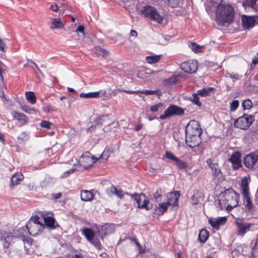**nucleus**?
Masks as SVG:
<instances>
[{"label":"nucleus","instance_id":"7c9ffc66","mask_svg":"<svg viewBox=\"0 0 258 258\" xmlns=\"http://www.w3.org/2000/svg\"><path fill=\"white\" fill-rule=\"evenodd\" d=\"M100 91L89 92L87 93H82L80 94V96L81 98H97L100 96Z\"/></svg>","mask_w":258,"mask_h":258},{"label":"nucleus","instance_id":"1a4fd4ad","mask_svg":"<svg viewBox=\"0 0 258 258\" xmlns=\"http://www.w3.org/2000/svg\"><path fill=\"white\" fill-rule=\"evenodd\" d=\"M181 69L186 73L192 74L198 69L197 62L194 60H189L181 64Z\"/></svg>","mask_w":258,"mask_h":258},{"label":"nucleus","instance_id":"cd10ccee","mask_svg":"<svg viewBox=\"0 0 258 258\" xmlns=\"http://www.w3.org/2000/svg\"><path fill=\"white\" fill-rule=\"evenodd\" d=\"M241 189L242 194L246 195L249 193L248 180L246 177H243L241 180Z\"/></svg>","mask_w":258,"mask_h":258},{"label":"nucleus","instance_id":"39448f33","mask_svg":"<svg viewBox=\"0 0 258 258\" xmlns=\"http://www.w3.org/2000/svg\"><path fill=\"white\" fill-rule=\"evenodd\" d=\"M184 113V111L182 108L175 105H170L165 110L164 113L161 114L159 118L164 120L175 115L181 116L183 115Z\"/></svg>","mask_w":258,"mask_h":258},{"label":"nucleus","instance_id":"0eeeda50","mask_svg":"<svg viewBox=\"0 0 258 258\" xmlns=\"http://www.w3.org/2000/svg\"><path fill=\"white\" fill-rule=\"evenodd\" d=\"M223 196L227 202L228 207L233 208L237 205L238 195L232 188L226 189Z\"/></svg>","mask_w":258,"mask_h":258},{"label":"nucleus","instance_id":"f3484780","mask_svg":"<svg viewBox=\"0 0 258 258\" xmlns=\"http://www.w3.org/2000/svg\"><path fill=\"white\" fill-rule=\"evenodd\" d=\"M180 194L179 191H174L169 194L168 196V201L171 203V206L174 207L178 206V200L180 197Z\"/></svg>","mask_w":258,"mask_h":258},{"label":"nucleus","instance_id":"37998d69","mask_svg":"<svg viewBox=\"0 0 258 258\" xmlns=\"http://www.w3.org/2000/svg\"><path fill=\"white\" fill-rule=\"evenodd\" d=\"M175 164L180 170L186 169L187 167V164L185 162L180 160L179 158L175 162Z\"/></svg>","mask_w":258,"mask_h":258},{"label":"nucleus","instance_id":"864d4df0","mask_svg":"<svg viewBox=\"0 0 258 258\" xmlns=\"http://www.w3.org/2000/svg\"><path fill=\"white\" fill-rule=\"evenodd\" d=\"M51 124V123L49 121L47 120H42L40 122V126L42 127L45 128L47 129L50 128Z\"/></svg>","mask_w":258,"mask_h":258},{"label":"nucleus","instance_id":"c85d7f7f","mask_svg":"<svg viewBox=\"0 0 258 258\" xmlns=\"http://www.w3.org/2000/svg\"><path fill=\"white\" fill-rule=\"evenodd\" d=\"M83 233L89 241H92L93 239L94 238L95 234L94 231L91 228H84Z\"/></svg>","mask_w":258,"mask_h":258},{"label":"nucleus","instance_id":"a211bd4d","mask_svg":"<svg viewBox=\"0 0 258 258\" xmlns=\"http://www.w3.org/2000/svg\"><path fill=\"white\" fill-rule=\"evenodd\" d=\"M226 221L225 217H219L217 219H209V222L211 226L215 229L218 230L221 225H224Z\"/></svg>","mask_w":258,"mask_h":258},{"label":"nucleus","instance_id":"9b49d317","mask_svg":"<svg viewBox=\"0 0 258 258\" xmlns=\"http://www.w3.org/2000/svg\"><path fill=\"white\" fill-rule=\"evenodd\" d=\"M241 154L239 152H236L232 154L229 161L232 164L233 169H237L241 166Z\"/></svg>","mask_w":258,"mask_h":258},{"label":"nucleus","instance_id":"e433bc0d","mask_svg":"<svg viewBox=\"0 0 258 258\" xmlns=\"http://www.w3.org/2000/svg\"><path fill=\"white\" fill-rule=\"evenodd\" d=\"M161 55L148 56L146 57V61L148 63L152 64L157 62L161 58Z\"/></svg>","mask_w":258,"mask_h":258},{"label":"nucleus","instance_id":"5fc2aeb1","mask_svg":"<svg viewBox=\"0 0 258 258\" xmlns=\"http://www.w3.org/2000/svg\"><path fill=\"white\" fill-rule=\"evenodd\" d=\"M8 69L7 66L1 62V81L2 82L4 81V77L2 74L7 72Z\"/></svg>","mask_w":258,"mask_h":258},{"label":"nucleus","instance_id":"3c124183","mask_svg":"<svg viewBox=\"0 0 258 258\" xmlns=\"http://www.w3.org/2000/svg\"><path fill=\"white\" fill-rule=\"evenodd\" d=\"M167 5L171 8H175L178 5V0H166Z\"/></svg>","mask_w":258,"mask_h":258},{"label":"nucleus","instance_id":"8fccbe9b","mask_svg":"<svg viewBox=\"0 0 258 258\" xmlns=\"http://www.w3.org/2000/svg\"><path fill=\"white\" fill-rule=\"evenodd\" d=\"M190 47L191 49L195 52H199L201 51V46L196 43H191Z\"/></svg>","mask_w":258,"mask_h":258},{"label":"nucleus","instance_id":"69168bd1","mask_svg":"<svg viewBox=\"0 0 258 258\" xmlns=\"http://www.w3.org/2000/svg\"><path fill=\"white\" fill-rule=\"evenodd\" d=\"M136 245L138 247L140 253H143L144 252L145 250L143 248L142 245L137 241H136Z\"/></svg>","mask_w":258,"mask_h":258},{"label":"nucleus","instance_id":"aec40b11","mask_svg":"<svg viewBox=\"0 0 258 258\" xmlns=\"http://www.w3.org/2000/svg\"><path fill=\"white\" fill-rule=\"evenodd\" d=\"M242 195L243 199V205L245 206V208L247 210L251 211L253 209V205L249 196V193L246 195Z\"/></svg>","mask_w":258,"mask_h":258},{"label":"nucleus","instance_id":"603ef678","mask_svg":"<svg viewBox=\"0 0 258 258\" xmlns=\"http://www.w3.org/2000/svg\"><path fill=\"white\" fill-rule=\"evenodd\" d=\"M90 242H91L97 249H100L102 248L101 244L97 239H95L94 238L92 241Z\"/></svg>","mask_w":258,"mask_h":258},{"label":"nucleus","instance_id":"b1692460","mask_svg":"<svg viewBox=\"0 0 258 258\" xmlns=\"http://www.w3.org/2000/svg\"><path fill=\"white\" fill-rule=\"evenodd\" d=\"M81 199L83 201H90L93 199L94 195L89 190H82L80 194Z\"/></svg>","mask_w":258,"mask_h":258},{"label":"nucleus","instance_id":"4d7b16f0","mask_svg":"<svg viewBox=\"0 0 258 258\" xmlns=\"http://www.w3.org/2000/svg\"><path fill=\"white\" fill-rule=\"evenodd\" d=\"M78 32L82 33L83 35H85V27L83 25H80L78 26L77 30L73 31V32L75 33H77Z\"/></svg>","mask_w":258,"mask_h":258},{"label":"nucleus","instance_id":"473e14b6","mask_svg":"<svg viewBox=\"0 0 258 258\" xmlns=\"http://www.w3.org/2000/svg\"><path fill=\"white\" fill-rule=\"evenodd\" d=\"M93 51L96 54L98 55H101L103 57L107 56L109 54V52L107 50L103 49L102 48L98 46H96L94 47Z\"/></svg>","mask_w":258,"mask_h":258},{"label":"nucleus","instance_id":"7ed1b4c3","mask_svg":"<svg viewBox=\"0 0 258 258\" xmlns=\"http://www.w3.org/2000/svg\"><path fill=\"white\" fill-rule=\"evenodd\" d=\"M125 194L130 196L131 200L133 199L138 204V207L139 209H145L146 210L149 211L153 208V205L150 204L149 199L144 193L142 192L140 194H138L135 192L130 194L126 192Z\"/></svg>","mask_w":258,"mask_h":258},{"label":"nucleus","instance_id":"4c0bfd02","mask_svg":"<svg viewBox=\"0 0 258 258\" xmlns=\"http://www.w3.org/2000/svg\"><path fill=\"white\" fill-rule=\"evenodd\" d=\"M2 236L4 237V242H3V245H4V248H8L10 244V242L14 239V237L12 235H7L6 236L3 235Z\"/></svg>","mask_w":258,"mask_h":258},{"label":"nucleus","instance_id":"f03ea898","mask_svg":"<svg viewBox=\"0 0 258 258\" xmlns=\"http://www.w3.org/2000/svg\"><path fill=\"white\" fill-rule=\"evenodd\" d=\"M140 12L146 18L149 19L152 21L156 22L160 24L163 23L164 17L159 14L156 8L154 7L146 5L142 8Z\"/></svg>","mask_w":258,"mask_h":258},{"label":"nucleus","instance_id":"5701e85b","mask_svg":"<svg viewBox=\"0 0 258 258\" xmlns=\"http://www.w3.org/2000/svg\"><path fill=\"white\" fill-rule=\"evenodd\" d=\"M12 115L14 118L19 121L21 124L25 123L27 122V117L23 113L13 111L12 112Z\"/></svg>","mask_w":258,"mask_h":258},{"label":"nucleus","instance_id":"f704fd0d","mask_svg":"<svg viewBox=\"0 0 258 258\" xmlns=\"http://www.w3.org/2000/svg\"><path fill=\"white\" fill-rule=\"evenodd\" d=\"M1 99L2 101L7 107H9L13 105L12 100L6 96L4 92V91H3V92L2 93Z\"/></svg>","mask_w":258,"mask_h":258},{"label":"nucleus","instance_id":"c9c22d12","mask_svg":"<svg viewBox=\"0 0 258 258\" xmlns=\"http://www.w3.org/2000/svg\"><path fill=\"white\" fill-rule=\"evenodd\" d=\"M25 96L27 101L31 104H34L36 103V97L33 92H26Z\"/></svg>","mask_w":258,"mask_h":258},{"label":"nucleus","instance_id":"e2e57ef3","mask_svg":"<svg viewBox=\"0 0 258 258\" xmlns=\"http://www.w3.org/2000/svg\"><path fill=\"white\" fill-rule=\"evenodd\" d=\"M39 217L36 216L34 217H32L30 219L31 221L33 222L34 224H40L39 221Z\"/></svg>","mask_w":258,"mask_h":258},{"label":"nucleus","instance_id":"dca6fc26","mask_svg":"<svg viewBox=\"0 0 258 258\" xmlns=\"http://www.w3.org/2000/svg\"><path fill=\"white\" fill-rule=\"evenodd\" d=\"M106 192L109 196L115 195L117 197V198L120 199H122L124 195H126L125 192L123 194L122 190L118 189L115 186L112 184L110 187L106 188Z\"/></svg>","mask_w":258,"mask_h":258},{"label":"nucleus","instance_id":"13d9d810","mask_svg":"<svg viewBox=\"0 0 258 258\" xmlns=\"http://www.w3.org/2000/svg\"><path fill=\"white\" fill-rule=\"evenodd\" d=\"M75 171V169L71 168V169L64 172L63 174L60 176L61 177L64 178L67 177L69 174L72 173Z\"/></svg>","mask_w":258,"mask_h":258},{"label":"nucleus","instance_id":"f8f14e48","mask_svg":"<svg viewBox=\"0 0 258 258\" xmlns=\"http://www.w3.org/2000/svg\"><path fill=\"white\" fill-rule=\"evenodd\" d=\"M237 225V231L239 235L243 236L245 233L250 230L252 226L254 225L253 224L246 223H236Z\"/></svg>","mask_w":258,"mask_h":258},{"label":"nucleus","instance_id":"de8ad7c7","mask_svg":"<svg viewBox=\"0 0 258 258\" xmlns=\"http://www.w3.org/2000/svg\"><path fill=\"white\" fill-rule=\"evenodd\" d=\"M22 109L29 114L36 113V111L33 108H31L28 106L24 105L21 106Z\"/></svg>","mask_w":258,"mask_h":258},{"label":"nucleus","instance_id":"9d476101","mask_svg":"<svg viewBox=\"0 0 258 258\" xmlns=\"http://www.w3.org/2000/svg\"><path fill=\"white\" fill-rule=\"evenodd\" d=\"M258 161V155L255 153H250L244 158V164L249 169L254 168V166Z\"/></svg>","mask_w":258,"mask_h":258},{"label":"nucleus","instance_id":"a19ab883","mask_svg":"<svg viewBox=\"0 0 258 258\" xmlns=\"http://www.w3.org/2000/svg\"><path fill=\"white\" fill-rule=\"evenodd\" d=\"M199 95L197 93H194L192 95L191 97L190 98V100L192 102V103L200 107L202 105V103L200 101V98L198 97Z\"/></svg>","mask_w":258,"mask_h":258},{"label":"nucleus","instance_id":"58836bf2","mask_svg":"<svg viewBox=\"0 0 258 258\" xmlns=\"http://www.w3.org/2000/svg\"><path fill=\"white\" fill-rule=\"evenodd\" d=\"M163 104L162 103H158L150 107V110L152 112H157L158 111H162L163 109Z\"/></svg>","mask_w":258,"mask_h":258},{"label":"nucleus","instance_id":"0e129e2a","mask_svg":"<svg viewBox=\"0 0 258 258\" xmlns=\"http://www.w3.org/2000/svg\"><path fill=\"white\" fill-rule=\"evenodd\" d=\"M241 76H240L238 73H231V78L232 79H234L235 80H238L240 79Z\"/></svg>","mask_w":258,"mask_h":258},{"label":"nucleus","instance_id":"c03bdc74","mask_svg":"<svg viewBox=\"0 0 258 258\" xmlns=\"http://www.w3.org/2000/svg\"><path fill=\"white\" fill-rule=\"evenodd\" d=\"M164 156L165 157H166V158L172 160L175 162L178 159V158L174 154H173L172 152L169 151H166Z\"/></svg>","mask_w":258,"mask_h":258},{"label":"nucleus","instance_id":"680f3d73","mask_svg":"<svg viewBox=\"0 0 258 258\" xmlns=\"http://www.w3.org/2000/svg\"><path fill=\"white\" fill-rule=\"evenodd\" d=\"M212 8L214 7L217 5L222 4L223 0H210Z\"/></svg>","mask_w":258,"mask_h":258},{"label":"nucleus","instance_id":"72a5a7b5","mask_svg":"<svg viewBox=\"0 0 258 258\" xmlns=\"http://www.w3.org/2000/svg\"><path fill=\"white\" fill-rule=\"evenodd\" d=\"M44 221L45 224V225L50 228H54L55 227V219L51 217V216H47L44 218Z\"/></svg>","mask_w":258,"mask_h":258},{"label":"nucleus","instance_id":"c756f323","mask_svg":"<svg viewBox=\"0 0 258 258\" xmlns=\"http://www.w3.org/2000/svg\"><path fill=\"white\" fill-rule=\"evenodd\" d=\"M209 236V232L205 229H202L199 234V239L202 243H205Z\"/></svg>","mask_w":258,"mask_h":258},{"label":"nucleus","instance_id":"4be33fe9","mask_svg":"<svg viewBox=\"0 0 258 258\" xmlns=\"http://www.w3.org/2000/svg\"><path fill=\"white\" fill-rule=\"evenodd\" d=\"M113 151L110 148H105L104 151L102 153L101 155L99 158H95L94 156L92 157V159L93 160H95L93 161L94 163L96 162L97 161L99 160L100 159H102L104 160H107L109 158L110 153H112Z\"/></svg>","mask_w":258,"mask_h":258},{"label":"nucleus","instance_id":"423d86ee","mask_svg":"<svg viewBox=\"0 0 258 258\" xmlns=\"http://www.w3.org/2000/svg\"><path fill=\"white\" fill-rule=\"evenodd\" d=\"M202 129L199 123L195 120L189 122L185 127V136H198L201 137Z\"/></svg>","mask_w":258,"mask_h":258},{"label":"nucleus","instance_id":"2f4dec72","mask_svg":"<svg viewBox=\"0 0 258 258\" xmlns=\"http://www.w3.org/2000/svg\"><path fill=\"white\" fill-rule=\"evenodd\" d=\"M51 24L52 26H50L51 29H60L63 26V24L61 21L60 18L53 19Z\"/></svg>","mask_w":258,"mask_h":258},{"label":"nucleus","instance_id":"052dcab7","mask_svg":"<svg viewBox=\"0 0 258 258\" xmlns=\"http://www.w3.org/2000/svg\"><path fill=\"white\" fill-rule=\"evenodd\" d=\"M206 162L210 169L217 164V163H213L212 160L210 158L207 159Z\"/></svg>","mask_w":258,"mask_h":258},{"label":"nucleus","instance_id":"bf43d9fd","mask_svg":"<svg viewBox=\"0 0 258 258\" xmlns=\"http://www.w3.org/2000/svg\"><path fill=\"white\" fill-rule=\"evenodd\" d=\"M7 45L6 43L5 42V39L3 40H1V51L6 52L7 51Z\"/></svg>","mask_w":258,"mask_h":258},{"label":"nucleus","instance_id":"ea45409f","mask_svg":"<svg viewBox=\"0 0 258 258\" xmlns=\"http://www.w3.org/2000/svg\"><path fill=\"white\" fill-rule=\"evenodd\" d=\"M176 77L175 76H172L170 78L165 79L163 81V84L164 86H170L176 83Z\"/></svg>","mask_w":258,"mask_h":258},{"label":"nucleus","instance_id":"bb28decb","mask_svg":"<svg viewBox=\"0 0 258 258\" xmlns=\"http://www.w3.org/2000/svg\"><path fill=\"white\" fill-rule=\"evenodd\" d=\"M214 87L204 88L197 91L198 94L202 97H207L209 96L213 91L215 90Z\"/></svg>","mask_w":258,"mask_h":258},{"label":"nucleus","instance_id":"20e7f679","mask_svg":"<svg viewBox=\"0 0 258 258\" xmlns=\"http://www.w3.org/2000/svg\"><path fill=\"white\" fill-rule=\"evenodd\" d=\"M254 121V116L252 115L244 114L235 120L234 125L237 128L242 130L247 129Z\"/></svg>","mask_w":258,"mask_h":258},{"label":"nucleus","instance_id":"2eb2a0df","mask_svg":"<svg viewBox=\"0 0 258 258\" xmlns=\"http://www.w3.org/2000/svg\"><path fill=\"white\" fill-rule=\"evenodd\" d=\"M242 27L244 29H249L254 25L255 20L253 17L243 15L241 18Z\"/></svg>","mask_w":258,"mask_h":258},{"label":"nucleus","instance_id":"f257e3e1","mask_svg":"<svg viewBox=\"0 0 258 258\" xmlns=\"http://www.w3.org/2000/svg\"><path fill=\"white\" fill-rule=\"evenodd\" d=\"M216 9L215 20L219 25L228 26L233 21L234 8L229 4H219L214 7Z\"/></svg>","mask_w":258,"mask_h":258},{"label":"nucleus","instance_id":"6e6552de","mask_svg":"<svg viewBox=\"0 0 258 258\" xmlns=\"http://www.w3.org/2000/svg\"><path fill=\"white\" fill-rule=\"evenodd\" d=\"M212 179L216 185H219L225 179V176L221 171L219 164L217 163L211 169Z\"/></svg>","mask_w":258,"mask_h":258},{"label":"nucleus","instance_id":"393cba45","mask_svg":"<svg viewBox=\"0 0 258 258\" xmlns=\"http://www.w3.org/2000/svg\"><path fill=\"white\" fill-rule=\"evenodd\" d=\"M171 204L170 202L159 204L158 206H156L155 210L160 212L159 215H163L167 211L169 206L171 205Z\"/></svg>","mask_w":258,"mask_h":258},{"label":"nucleus","instance_id":"6ab92c4d","mask_svg":"<svg viewBox=\"0 0 258 258\" xmlns=\"http://www.w3.org/2000/svg\"><path fill=\"white\" fill-rule=\"evenodd\" d=\"M111 122L109 115L108 114L100 116L95 120L96 123L99 125H110L111 124Z\"/></svg>","mask_w":258,"mask_h":258},{"label":"nucleus","instance_id":"a878e982","mask_svg":"<svg viewBox=\"0 0 258 258\" xmlns=\"http://www.w3.org/2000/svg\"><path fill=\"white\" fill-rule=\"evenodd\" d=\"M80 162L82 166L85 168H87L88 167H90L93 163L91 161V159L88 156H85L82 155L80 158Z\"/></svg>","mask_w":258,"mask_h":258},{"label":"nucleus","instance_id":"ddd939ff","mask_svg":"<svg viewBox=\"0 0 258 258\" xmlns=\"http://www.w3.org/2000/svg\"><path fill=\"white\" fill-rule=\"evenodd\" d=\"M114 230V225L106 224L98 230V233L101 236V238L103 239L104 237L113 233Z\"/></svg>","mask_w":258,"mask_h":258},{"label":"nucleus","instance_id":"412c9836","mask_svg":"<svg viewBox=\"0 0 258 258\" xmlns=\"http://www.w3.org/2000/svg\"><path fill=\"white\" fill-rule=\"evenodd\" d=\"M24 179V176L22 174H14L11 178V183L10 186L13 188L14 186L18 185L20 181Z\"/></svg>","mask_w":258,"mask_h":258},{"label":"nucleus","instance_id":"09e8293b","mask_svg":"<svg viewBox=\"0 0 258 258\" xmlns=\"http://www.w3.org/2000/svg\"><path fill=\"white\" fill-rule=\"evenodd\" d=\"M239 106V101L237 100H233L230 103V111H235Z\"/></svg>","mask_w":258,"mask_h":258},{"label":"nucleus","instance_id":"6e6d98bb","mask_svg":"<svg viewBox=\"0 0 258 258\" xmlns=\"http://www.w3.org/2000/svg\"><path fill=\"white\" fill-rule=\"evenodd\" d=\"M190 203L192 205H196L199 203L198 197L195 194L190 198Z\"/></svg>","mask_w":258,"mask_h":258},{"label":"nucleus","instance_id":"a18cd8bd","mask_svg":"<svg viewBox=\"0 0 258 258\" xmlns=\"http://www.w3.org/2000/svg\"><path fill=\"white\" fill-rule=\"evenodd\" d=\"M242 106L243 109H250L252 106V103L249 99L244 100L242 103Z\"/></svg>","mask_w":258,"mask_h":258},{"label":"nucleus","instance_id":"49530a36","mask_svg":"<svg viewBox=\"0 0 258 258\" xmlns=\"http://www.w3.org/2000/svg\"><path fill=\"white\" fill-rule=\"evenodd\" d=\"M252 254L254 258H258V238L252 248Z\"/></svg>","mask_w":258,"mask_h":258},{"label":"nucleus","instance_id":"774afa93","mask_svg":"<svg viewBox=\"0 0 258 258\" xmlns=\"http://www.w3.org/2000/svg\"><path fill=\"white\" fill-rule=\"evenodd\" d=\"M42 110L44 112H45L46 113H48L51 110V106H44L42 108Z\"/></svg>","mask_w":258,"mask_h":258},{"label":"nucleus","instance_id":"338daca9","mask_svg":"<svg viewBox=\"0 0 258 258\" xmlns=\"http://www.w3.org/2000/svg\"><path fill=\"white\" fill-rule=\"evenodd\" d=\"M50 9L51 11L57 12L58 10V7L56 4L52 5L50 6Z\"/></svg>","mask_w":258,"mask_h":258},{"label":"nucleus","instance_id":"4468645a","mask_svg":"<svg viewBox=\"0 0 258 258\" xmlns=\"http://www.w3.org/2000/svg\"><path fill=\"white\" fill-rule=\"evenodd\" d=\"M185 142L190 148L198 147L201 143V137L185 136Z\"/></svg>","mask_w":258,"mask_h":258},{"label":"nucleus","instance_id":"79ce46f5","mask_svg":"<svg viewBox=\"0 0 258 258\" xmlns=\"http://www.w3.org/2000/svg\"><path fill=\"white\" fill-rule=\"evenodd\" d=\"M162 197L161 190L159 189L154 193L153 198H151V200H153L155 202L158 203L161 201Z\"/></svg>","mask_w":258,"mask_h":258}]
</instances>
